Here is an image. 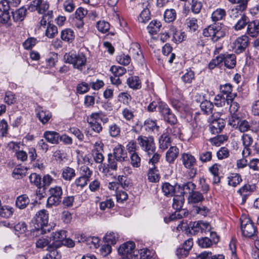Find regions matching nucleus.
Listing matches in <instances>:
<instances>
[{
  "instance_id": "obj_1",
  "label": "nucleus",
  "mask_w": 259,
  "mask_h": 259,
  "mask_svg": "<svg viewBox=\"0 0 259 259\" xmlns=\"http://www.w3.org/2000/svg\"><path fill=\"white\" fill-rule=\"evenodd\" d=\"M127 159V154L124 147L118 144L113 148L112 153L108 154L107 163L103 164L102 171L106 175L110 174L111 170H117V162H121Z\"/></svg>"
},
{
  "instance_id": "obj_2",
  "label": "nucleus",
  "mask_w": 259,
  "mask_h": 259,
  "mask_svg": "<svg viewBox=\"0 0 259 259\" xmlns=\"http://www.w3.org/2000/svg\"><path fill=\"white\" fill-rule=\"evenodd\" d=\"M49 214L45 209H42L37 212L32 223L34 227L33 235L34 234H44L47 231H50V227L48 226Z\"/></svg>"
},
{
  "instance_id": "obj_3",
  "label": "nucleus",
  "mask_w": 259,
  "mask_h": 259,
  "mask_svg": "<svg viewBox=\"0 0 259 259\" xmlns=\"http://www.w3.org/2000/svg\"><path fill=\"white\" fill-rule=\"evenodd\" d=\"M180 195H175L173 198L172 207L176 209V211L169 216L170 221L180 219L188 214V212L185 209H182L185 198L182 193Z\"/></svg>"
},
{
  "instance_id": "obj_4",
  "label": "nucleus",
  "mask_w": 259,
  "mask_h": 259,
  "mask_svg": "<svg viewBox=\"0 0 259 259\" xmlns=\"http://www.w3.org/2000/svg\"><path fill=\"white\" fill-rule=\"evenodd\" d=\"M65 62L73 65L74 68L81 71L86 64L87 58L83 53H66L63 57Z\"/></svg>"
},
{
  "instance_id": "obj_5",
  "label": "nucleus",
  "mask_w": 259,
  "mask_h": 259,
  "mask_svg": "<svg viewBox=\"0 0 259 259\" xmlns=\"http://www.w3.org/2000/svg\"><path fill=\"white\" fill-rule=\"evenodd\" d=\"M205 37H210L213 42H217L226 35V29L219 25H211L203 30Z\"/></svg>"
},
{
  "instance_id": "obj_6",
  "label": "nucleus",
  "mask_w": 259,
  "mask_h": 259,
  "mask_svg": "<svg viewBox=\"0 0 259 259\" xmlns=\"http://www.w3.org/2000/svg\"><path fill=\"white\" fill-rule=\"evenodd\" d=\"M241 229L244 236L251 238L257 233L256 227L250 218L246 216L240 218Z\"/></svg>"
},
{
  "instance_id": "obj_7",
  "label": "nucleus",
  "mask_w": 259,
  "mask_h": 259,
  "mask_svg": "<svg viewBox=\"0 0 259 259\" xmlns=\"http://www.w3.org/2000/svg\"><path fill=\"white\" fill-rule=\"evenodd\" d=\"M50 196L47 199V207L58 206L61 202L63 190L61 186H55L49 189Z\"/></svg>"
},
{
  "instance_id": "obj_8",
  "label": "nucleus",
  "mask_w": 259,
  "mask_h": 259,
  "mask_svg": "<svg viewBox=\"0 0 259 259\" xmlns=\"http://www.w3.org/2000/svg\"><path fill=\"white\" fill-rule=\"evenodd\" d=\"M137 140L141 149L148 154L155 152V145L153 137L141 135L138 137Z\"/></svg>"
},
{
  "instance_id": "obj_9",
  "label": "nucleus",
  "mask_w": 259,
  "mask_h": 259,
  "mask_svg": "<svg viewBox=\"0 0 259 259\" xmlns=\"http://www.w3.org/2000/svg\"><path fill=\"white\" fill-rule=\"evenodd\" d=\"M158 111L163 116L164 120L170 124L174 125L177 122L176 116L171 113L170 108L166 103L159 102Z\"/></svg>"
},
{
  "instance_id": "obj_10",
  "label": "nucleus",
  "mask_w": 259,
  "mask_h": 259,
  "mask_svg": "<svg viewBox=\"0 0 259 259\" xmlns=\"http://www.w3.org/2000/svg\"><path fill=\"white\" fill-rule=\"evenodd\" d=\"M248 42V37L246 35H243L238 37L231 44V47L236 54H239L245 51Z\"/></svg>"
},
{
  "instance_id": "obj_11",
  "label": "nucleus",
  "mask_w": 259,
  "mask_h": 259,
  "mask_svg": "<svg viewBox=\"0 0 259 259\" xmlns=\"http://www.w3.org/2000/svg\"><path fill=\"white\" fill-rule=\"evenodd\" d=\"M218 114L219 113H217L215 116L214 114H213L211 119H209V129L211 133L213 134L221 133L226 124L225 120L222 118L218 117Z\"/></svg>"
},
{
  "instance_id": "obj_12",
  "label": "nucleus",
  "mask_w": 259,
  "mask_h": 259,
  "mask_svg": "<svg viewBox=\"0 0 259 259\" xmlns=\"http://www.w3.org/2000/svg\"><path fill=\"white\" fill-rule=\"evenodd\" d=\"M66 237V231L64 230H60L52 233L49 238L51 242L50 245L56 248L60 247L62 244L63 239Z\"/></svg>"
},
{
  "instance_id": "obj_13",
  "label": "nucleus",
  "mask_w": 259,
  "mask_h": 259,
  "mask_svg": "<svg viewBox=\"0 0 259 259\" xmlns=\"http://www.w3.org/2000/svg\"><path fill=\"white\" fill-rule=\"evenodd\" d=\"M241 139L244 147L242 154L243 157H246L250 155L251 153V150L250 147L253 143V139L252 136L248 134H243Z\"/></svg>"
},
{
  "instance_id": "obj_14",
  "label": "nucleus",
  "mask_w": 259,
  "mask_h": 259,
  "mask_svg": "<svg viewBox=\"0 0 259 259\" xmlns=\"http://www.w3.org/2000/svg\"><path fill=\"white\" fill-rule=\"evenodd\" d=\"M135 244L133 241L126 242L121 245L118 249L119 254L122 255V257H127L132 259V253L135 249Z\"/></svg>"
},
{
  "instance_id": "obj_15",
  "label": "nucleus",
  "mask_w": 259,
  "mask_h": 259,
  "mask_svg": "<svg viewBox=\"0 0 259 259\" xmlns=\"http://www.w3.org/2000/svg\"><path fill=\"white\" fill-rule=\"evenodd\" d=\"M36 117L43 124L47 123L52 117V114L49 111L40 107H38L36 109Z\"/></svg>"
},
{
  "instance_id": "obj_16",
  "label": "nucleus",
  "mask_w": 259,
  "mask_h": 259,
  "mask_svg": "<svg viewBox=\"0 0 259 259\" xmlns=\"http://www.w3.org/2000/svg\"><path fill=\"white\" fill-rule=\"evenodd\" d=\"M246 33L252 37H256L259 34V20L249 21Z\"/></svg>"
},
{
  "instance_id": "obj_17",
  "label": "nucleus",
  "mask_w": 259,
  "mask_h": 259,
  "mask_svg": "<svg viewBox=\"0 0 259 259\" xmlns=\"http://www.w3.org/2000/svg\"><path fill=\"white\" fill-rule=\"evenodd\" d=\"M181 159L184 166L186 168H192L196 163L195 157L190 153L182 154Z\"/></svg>"
},
{
  "instance_id": "obj_18",
  "label": "nucleus",
  "mask_w": 259,
  "mask_h": 259,
  "mask_svg": "<svg viewBox=\"0 0 259 259\" xmlns=\"http://www.w3.org/2000/svg\"><path fill=\"white\" fill-rule=\"evenodd\" d=\"M179 154V149L176 146L170 147L165 154L166 161L169 164L174 163Z\"/></svg>"
},
{
  "instance_id": "obj_19",
  "label": "nucleus",
  "mask_w": 259,
  "mask_h": 259,
  "mask_svg": "<svg viewBox=\"0 0 259 259\" xmlns=\"http://www.w3.org/2000/svg\"><path fill=\"white\" fill-rule=\"evenodd\" d=\"M43 137L46 140L52 144H58L60 138L59 133L55 131H47L44 132Z\"/></svg>"
},
{
  "instance_id": "obj_20",
  "label": "nucleus",
  "mask_w": 259,
  "mask_h": 259,
  "mask_svg": "<svg viewBox=\"0 0 259 259\" xmlns=\"http://www.w3.org/2000/svg\"><path fill=\"white\" fill-rule=\"evenodd\" d=\"M232 4H237V5L235 9H232V13L231 16H233L235 13H238L239 12H241L247 8L248 0H228Z\"/></svg>"
},
{
  "instance_id": "obj_21",
  "label": "nucleus",
  "mask_w": 259,
  "mask_h": 259,
  "mask_svg": "<svg viewBox=\"0 0 259 259\" xmlns=\"http://www.w3.org/2000/svg\"><path fill=\"white\" fill-rule=\"evenodd\" d=\"M76 176L75 170L69 166L62 168L61 177L66 181H71Z\"/></svg>"
},
{
  "instance_id": "obj_22",
  "label": "nucleus",
  "mask_w": 259,
  "mask_h": 259,
  "mask_svg": "<svg viewBox=\"0 0 259 259\" xmlns=\"http://www.w3.org/2000/svg\"><path fill=\"white\" fill-rule=\"evenodd\" d=\"M61 38L66 42L71 43L75 38L74 32L70 28L64 29L61 32Z\"/></svg>"
},
{
  "instance_id": "obj_23",
  "label": "nucleus",
  "mask_w": 259,
  "mask_h": 259,
  "mask_svg": "<svg viewBox=\"0 0 259 259\" xmlns=\"http://www.w3.org/2000/svg\"><path fill=\"white\" fill-rule=\"evenodd\" d=\"M224 65L228 68H233L236 65V57L234 54H223Z\"/></svg>"
},
{
  "instance_id": "obj_24",
  "label": "nucleus",
  "mask_w": 259,
  "mask_h": 259,
  "mask_svg": "<svg viewBox=\"0 0 259 259\" xmlns=\"http://www.w3.org/2000/svg\"><path fill=\"white\" fill-rule=\"evenodd\" d=\"M220 165L218 163H214L209 167L208 170L213 175V183L214 184H219L221 182V177H220L219 167Z\"/></svg>"
},
{
  "instance_id": "obj_25",
  "label": "nucleus",
  "mask_w": 259,
  "mask_h": 259,
  "mask_svg": "<svg viewBox=\"0 0 259 259\" xmlns=\"http://www.w3.org/2000/svg\"><path fill=\"white\" fill-rule=\"evenodd\" d=\"M33 5L39 14H44L49 8V3L44 0H35L33 1Z\"/></svg>"
},
{
  "instance_id": "obj_26",
  "label": "nucleus",
  "mask_w": 259,
  "mask_h": 259,
  "mask_svg": "<svg viewBox=\"0 0 259 259\" xmlns=\"http://www.w3.org/2000/svg\"><path fill=\"white\" fill-rule=\"evenodd\" d=\"M126 82L128 87L134 90H138L141 88V81L138 76H133L128 77Z\"/></svg>"
},
{
  "instance_id": "obj_27",
  "label": "nucleus",
  "mask_w": 259,
  "mask_h": 259,
  "mask_svg": "<svg viewBox=\"0 0 259 259\" xmlns=\"http://www.w3.org/2000/svg\"><path fill=\"white\" fill-rule=\"evenodd\" d=\"M227 179L228 185L233 187H236L242 181L241 175L237 173L231 174Z\"/></svg>"
},
{
  "instance_id": "obj_28",
  "label": "nucleus",
  "mask_w": 259,
  "mask_h": 259,
  "mask_svg": "<svg viewBox=\"0 0 259 259\" xmlns=\"http://www.w3.org/2000/svg\"><path fill=\"white\" fill-rule=\"evenodd\" d=\"M26 8L24 7L19 8L15 12H12L14 21L16 22L23 21L26 15Z\"/></svg>"
},
{
  "instance_id": "obj_29",
  "label": "nucleus",
  "mask_w": 259,
  "mask_h": 259,
  "mask_svg": "<svg viewBox=\"0 0 259 259\" xmlns=\"http://www.w3.org/2000/svg\"><path fill=\"white\" fill-rule=\"evenodd\" d=\"M171 144V140L168 135L164 133L161 135L159 139V146L161 149H167Z\"/></svg>"
},
{
  "instance_id": "obj_30",
  "label": "nucleus",
  "mask_w": 259,
  "mask_h": 259,
  "mask_svg": "<svg viewBox=\"0 0 259 259\" xmlns=\"http://www.w3.org/2000/svg\"><path fill=\"white\" fill-rule=\"evenodd\" d=\"M249 21L248 17L244 14L241 15L240 18L237 21L233 28L236 31L241 30L248 25Z\"/></svg>"
},
{
  "instance_id": "obj_31",
  "label": "nucleus",
  "mask_w": 259,
  "mask_h": 259,
  "mask_svg": "<svg viewBox=\"0 0 259 259\" xmlns=\"http://www.w3.org/2000/svg\"><path fill=\"white\" fill-rule=\"evenodd\" d=\"M29 203V199L28 197L23 194L18 196L16 200V205L19 209L25 208Z\"/></svg>"
},
{
  "instance_id": "obj_32",
  "label": "nucleus",
  "mask_w": 259,
  "mask_h": 259,
  "mask_svg": "<svg viewBox=\"0 0 259 259\" xmlns=\"http://www.w3.org/2000/svg\"><path fill=\"white\" fill-rule=\"evenodd\" d=\"M236 129L240 132L243 134L249 131H251L252 132L255 131L252 128L251 124L247 120L242 119L240 121Z\"/></svg>"
},
{
  "instance_id": "obj_33",
  "label": "nucleus",
  "mask_w": 259,
  "mask_h": 259,
  "mask_svg": "<svg viewBox=\"0 0 259 259\" xmlns=\"http://www.w3.org/2000/svg\"><path fill=\"white\" fill-rule=\"evenodd\" d=\"M204 200V197L202 193L198 191H194L190 195L188 198L189 203L194 204L202 202Z\"/></svg>"
},
{
  "instance_id": "obj_34",
  "label": "nucleus",
  "mask_w": 259,
  "mask_h": 259,
  "mask_svg": "<svg viewBox=\"0 0 259 259\" xmlns=\"http://www.w3.org/2000/svg\"><path fill=\"white\" fill-rule=\"evenodd\" d=\"M162 190L165 196L171 197L174 196L176 188L169 183H164L162 185Z\"/></svg>"
},
{
  "instance_id": "obj_35",
  "label": "nucleus",
  "mask_w": 259,
  "mask_h": 259,
  "mask_svg": "<svg viewBox=\"0 0 259 259\" xmlns=\"http://www.w3.org/2000/svg\"><path fill=\"white\" fill-rule=\"evenodd\" d=\"M161 26L160 22L157 20L152 21L148 25L147 29L151 34L157 33L160 30Z\"/></svg>"
},
{
  "instance_id": "obj_36",
  "label": "nucleus",
  "mask_w": 259,
  "mask_h": 259,
  "mask_svg": "<svg viewBox=\"0 0 259 259\" xmlns=\"http://www.w3.org/2000/svg\"><path fill=\"white\" fill-rule=\"evenodd\" d=\"M129 52L135 59L139 60L143 57L140 46L137 44H134L130 49Z\"/></svg>"
},
{
  "instance_id": "obj_37",
  "label": "nucleus",
  "mask_w": 259,
  "mask_h": 259,
  "mask_svg": "<svg viewBox=\"0 0 259 259\" xmlns=\"http://www.w3.org/2000/svg\"><path fill=\"white\" fill-rule=\"evenodd\" d=\"M231 115L229 118V124L233 128L236 129L242 118L238 113H231Z\"/></svg>"
},
{
  "instance_id": "obj_38",
  "label": "nucleus",
  "mask_w": 259,
  "mask_h": 259,
  "mask_svg": "<svg viewBox=\"0 0 259 259\" xmlns=\"http://www.w3.org/2000/svg\"><path fill=\"white\" fill-rule=\"evenodd\" d=\"M226 11L223 9L219 8L215 10L211 15L212 20L216 22L222 20L226 16Z\"/></svg>"
},
{
  "instance_id": "obj_39",
  "label": "nucleus",
  "mask_w": 259,
  "mask_h": 259,
  "mask_svg": "<svg viewBox=\"0 0 259 259\" xmlns=\"http://www.w3.org/2000/svg\"><path fill=\"white\" fill-rule=\"evenodd\" d=\"M119 238V235L117 233L110 232L107 233L104 237L105 241L108 243L114 245L116 244Z\"/></svg>"
},
{
  "instance_id": "obj_40",
  "label": "nucleus",
  "mask_w": 259,
  "mask_h": 259,
  "mask_svg": "<svg viewBox=\"0 0 259 259\" xmlns=\"http://www.w3.org/2000/svg\"><path fill=\"white\" fill-rule=\"evenodd\" d=\"M148 179L150 182L156 183L159 180V176L158 171L155 166L150 168L148 172Z\"/></svg>"
},
{
  "instance_id": "obj_41",
  "label": "nucleus",
  "mask_w": 259,
  "mask_h": 259,
  "mask_svg": "<svg viewBox=\"0 0 259 259\" xmlns=\"http://www.w3.org/2000/svg\"><path fill=\"white\" fill-rule=\"evenodd\" d=\"M176 16L175 10L173 9H167L164 14V19L165 22L169 23L173 22L176 19Z\"/></svg>"
},
{
  "instance_id": "obj_42",
  "label": "nucleus",
  "mask_w": 259,
  "mask_h": 259,
  "mask_svg": "<svg viewBox=\"0 0 259 259\" xmlns=\"http://www.w3.org/2000/svg\"><path fill=\"white\" fill-rule=\"evenodd\" d=\"M51 242L50 239L40 238L38 239L35 243L36 247L39 248H43L45 247H47V249L53 247L52 245H50Z\"/></svg>"
},
{
  "instance_id": "obj_43",
  "label": "nucleus",
  "mask_w": 259,
  "mask_h": 259,
  "mask_svg": "<svg viewBox=\"0 0 259 259\" xmlns=\"http://www.w3.org/2000/svg\"><path fill=\"white\" fill-rule=\"evenodd\" d=\"M90 181V179L80 176L75 179L74 182L71 185V186H76L77 188L82 189L87 186L88 182Z\"/></svg>"
},
{
  "instance_id": "obj_44",
  "label": "nucleus",
  "mask_w": 259,
  "mask_h": 259,
  "mask_svg": "<svg viewBox=\"0 0 259 259\" xmlns=\"http://www.w3.org/2000/svg\"><path fill=\"white\" fill-rule=\"evenodd\" d=\"M144 125L146 130L148 132H153L155 130L157 131L159 127V126L157 125L156 121L152 120L151 119H146L144 122Z\"/></svg>"
},
{
  "instance_id": "obj_45",
  "label": "nucleus",
  "mask_w": 259,
  "mask_h": 259,
  "mask_svg": "<svg viewBox=\"0 0 259 259\" xmlns=\"http://www.w3.org/2000/svg\"><path fill=\"white\" fill-rule=\"evenodd\" d=\"M198 258L199 259H224V256L223 254L212 255L211 252L204 251L198 256Z\"/></svg>"
},
{
  "instance_id": "obj_46",
  "label": "nucleus",
  "mask_w": 259,
  "mask_h": 259,
  "mask_svg": "<svg viewBox=\"0 0 259 259\" xmlns=\"http://www.w3.org/2000/svg\"><path fill=\"white\" fill-rule=\"evenodd\" d=\"M200 108L206 114L211 113L213 107L212 102L207 100L202 101L200 105Z\"/></svg>"
},
{
  "instance_id": "obj_47",
  "label": "nucleus",
  "mask_w": 259,
  "mask_h": 259,
  "mask_svg": "<svg viewBox=\"0 0 259 259\" xmlns=\"http://www.w3.org/2000/svg\"><path fill=\"white\" fill-rule=\"evenodd\" d=\"M79 173L80 176L90 180V178L93 175V171L88 166L83 165L79 168Z\"/></svg>"
},
{
  "instance_id": "obj_48",
  "label": "nucleus",
  "mask_w": 259,
  "mask_h": 259,
  "mask_svg": "<svg viewBox=\"0 0 259 259\" xmlns=\"http://www.w3.org/2000/svg\"><path fill=\"white\" fill-rule=\"evenodd\" d=\"M57 248L52 247L49 248L48 250L49 251L43 259H60L61 255L57 250Z\"/></svg>"
},
{
  "instance_id": "obj_49",
  "label": "nucleus",
  "mask_w": 259,
  "mask_h": 259,
  "mask_svg": "<svg viewBox=\"0 0 259 259\" xmlns=\"http://www.w3.org/2000/svg\"><path fill=\"white\" fill-rule=\"evenodd\" d=\"M88 122L91 128L97 133H99L102 131V126L97 120L94 118H91L90 117V119H88Z\"/></svg>"
},
{
  "instance_id": "obj_50",
  "label": "nucleus",
  "mask_w": 259,
  "mask_h": 259,
  "mask_svg": "<svg viewBox=\"0 0 259 259\" xmlns=\"http://www.w3.org/2000/svg\"><path fill=\"white\" fill-rule=\"evenodd\" d=\"M197 243L198 245L203 248L210 247L213 244L208 237H201L198 239Z\"/></svg>"
},
{
  "instance_id": "obj_51",
  "label": "nucleus",
  "mask_w": 259,
  "mask_h": 259,
  "mask_svg": "<svg viewBox=\"0 0 259 259\" xmlns=\"http://www.w3.org/2000/svg\"><path fill=\"white\" fill-rule=\"evenodd\" d=\"M52 18L53 11H48L46 14L43 15L40 21L39 24L40 26H45L47 24H48V25L49 23H51Z\"/></svg>"
},
{
  "instance_id": "obj_52",
  "label": "nucleus",
  "mask_w": 259,
  "mask_h": 259,
  "mask_svg": "<svg viewBox=\"0 0 259 259\" xmlns=\"http://www.w3.org/2000/svg\"><path fill=\"white\" fill-rule=\"evenodd\" d=\"M14 212L13 207L8 206H3L0 210V216L3 218H10Z\"/></svg>"
},
{
  "instance_id": "obj_53",
  "label": "nucleus",
  "mask_w": 259,
  "mask_h": 259,
  "mask_svg": "<svg viewBox=\"0 0 259 259\" xmlns=\"http://www.w3.org/2000/svg\"><path fill=\"white\" fill-rule=\"evenodd\" d=\"M186 24L187 27L192 31H196L198 27L197 20L195 18H187L186 20Z\"/></svg>"
},
{
  "instance_id": "obj_54",
  "label": "nucleus",
  "mask_w": 259,
  "mask_h": 259,
  "mask_svg": "<svg viewBox=\"0 0 259 259\" xmlns=\"http://www.w3.org/2000/svg\"><path fill=\"white\" fill-rule=\"evenodd\" d=\"M256 186L254 184H247L244 185L243 187H241L237 191L239 194L242 193H250L255 191Z\"/></svg>"
},
{
  "instance_id": "obj_55",
  "label": "nucleus",
  "mask_w": 259,
  "mask_h": 259,
  "mask_svg": "<svg viewBox=\"0 0 259 259\" xmlns=\"http://www.w3.org/2000/svg\"><path fill=\"white\" fill-rule=\"evenodd\" d=\"M58 33L57 27L54 24L49 23L46 30V35L49 38L54 37Z\"/></svg>"
},
{
  "instance_id": "obj_56",
  "label": "nucleus",
  "mask_w": 259,
  "mask_h": 259,
  "mask_svg": "<svg viewBox=\"0 0 259 259\" xmlns=\"http://www.w3.org/2000/svg\"><path fill=\"white\" fill-rule=\"evenodd\" d=\"M26 171L27 169L24 167H16L13 171L12 175L14 178L19 179L24 176Z\"/></svg>"
},
{
  "instance_id": "obj_57",
  "label": "nucleus",
  "mask_w": 259,
  "mask_h": 259,
  "mask_svg": "<svg viewBox=\"0 0 259 259\" xmlns=\"http://www.w3.org/2000/svg\"><path fill=\"white\" fill-rule=\"evenodd\" d=\"M131 164L134 167H139L141 165V158L137 152L130 154Z\"/></svg>"
},
{
  "instance_id": "obj_58",
  "label": "nucleus",
  "mask_w": 259,
  "mask_h": 259,
  "mask_svg": "<svg viewBox=\"0 0 259 259\" xmlns=\"http://www.w3.org/2000/svg\"><path fill=\"white\" fill-rule=\"evenodd\" d=\"M150 18V12L148 9H144L141 13L138 21L141 23H146Z\"/></svg>"
},
{
  "instance_id": "obj_59",
  "label": "nucleus",
  "mask_w": 259,
  "mask_h": 259,
  "mask_svg": "<svg viewBox=\"0 0 259 259\" xmlns=\"http://www.w3.org/2000/svg\"><path fill=\"white\" fill-rule=\"evenodd\" d=\"M109 133L112 137L118 136L120 133V127L116 123H112L109 126Z\"/></svg>"
},
{
  "instance_id": "obj_60",
  "label": "nucleus",
  "mask_w": 259,
  "mask_h": 259,
  "mask_svg": "<svg viewBox=\"0 0 259 259\" xmlns=\"http://www.w3.org/2000/svg\"><path fill=\"white\" fill-rule=\"evenodd\" d=\"M202 8V3L197 0H192L191 3V10L194 14H198L200 13Z\"/></svg>"
},
{
  "instance_id": "obj_61",
  "label": "nucleus",
  "mask_w": 259,
  "mask_h": 259,
  "mask_svg": "<svg viewBox=\"0 0 259 259\" xmlns=\"http://www.w3.org/2000/svg\"><path fill=\"white\" fill-rule=\"evenodd\" d=\"M91 118H94L95 120H100L103 123H106L108 122V118L102 112L93 113L91 115Z\"/></svg>"
},
{
  "instance_id": "obj_62",
  "label": "nucleus",
  "mask_w": 259,
  "mask_h": 259,
  "mask_svg": "<svg viewBox=\"0 0 259 259\" xmlns=\"http://www.w3.org/2000/svg\"><path fill=\"white\" fill-rule=\"evenodd\" d=\"M190 232L192 234L195 235L198 233H201V221L195 222L190 224Z\"/></svg>"
},
{
  "instance_id": "obj_63",
  "label": "nucleus",
  "mask_w": 259,
  "mask_h": 259,
  "mask_svg": "<svg viewBox=\"0 0 259 259\" xmlns=\"http://www.w3.org/2000/svg\"><path fill=\"white\" fill-rule=\"evenodd\" d=\"M195 74L193 71L187 70L186 72L182 76V79L185 83H190L194 79Z\"/></svg>"
},
{
  "instance_id": "obj_64",
  "label": "nucleus",
  "mask_w": 259,
  "mask_h": 259,
  "mask_svg": "<svg viewBox=\"0 0 259 259\" xmlns=\"http://www.w3.org/2000/svg\"><path fill=\"white\" fill-rule=\"evenodd\" d=\"M226 102V98L222 94L217 95L214 99V104L218 107H221L225 105Z\"/></svg>"
}]
</instances>
